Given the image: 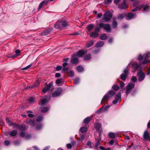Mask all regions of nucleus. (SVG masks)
Segmentation results:
<instances>
[{"label": "nucleus", "instance_id": "obj_14", "mask_svg": "<svg viewBox=\"0 0 150 150\" xmlns=\"http://www.w3.org/2000/svg\"><path fill=\"white\" fill-rule=\"evenodd\" d=\"M119 8L122 9H125L127 7V4L125 0H124L123 2L120 5H119Z\"/></svg>", "mask_w": 150, "mask_h": 150}, {"label": "nucleus", "instance_id": "obj_53", "mask_svg": "<svg viewBox=\"0 0 150 150\" xmlns=\"http://www.w3.org/2000/svg\"><path fill=\"white\" fill-rule=\"evenodd\" d=\"M68 69V68L67 67H65L62 69V71L63 72H67Z\"/></svg>", "mask_w": 150, "mask_h": 150}, {"label": "nucleus", "instance_id": "obj_20", "mask_svg": "<svg viewBox=\"0 0 150 150\" xmlns=\"http://www.w3.org/2000/svg\"><path fill=\"white\" fill-rule=\"evenodd\" d=\"M110 96L107 94L105 95L103 97L102 101V103H104L108 98H110Z\"/></svg>", "mask_w": 150, "mask_h": 150}, {"label": "nucleus", "instance_id": "obj_64", "mask_svg": "<svg viewBox=\"0 0 150 150\" xmlns=\"http://www.w3.org/2000/svg\"><path fill=\"white\" fill-rule=\"evenodd\" d=\"M100 148L102 150H110V148L108 149H105L103 147L100 146Z\"/></svg>", "mask_w": 150, "mask_h": 150}, {"label": "nucleus", "instance_id": "obj_47", "mask_svg": "<svg viewBox=\"0 0 150 150\" xmlns=\"http://www.w3.org/2000/svg\"><path fill=\"white\" fill-rule=\"evenodd\" d=\"M125 15V14H121L118 15V18L120 19H122V18H124Z\"/></svg>", "mask_w": 150, "mask_h": 150}, {"label": "nucleus", "instance_id": "obj_8", "mask_svg": "<svg viewBox=\"0 0 150 150\" xmlns=\"http://www.w3.org/2000/svg\"><path fill=\"white\" fill-rule=\"evenodd\" d=\"M95 128L96 129V131L99 133V136H100L101 135V125L98 123L96 124L95 125Z\"/></svg>", "mask_w": 150, "mask_h": 150}, {"label": "nucleus", "instance_id": "obj_55", "mask_svg": "<svg viewBox=\"0 0 150 150\" xmlns=\"http://www.w3.org/2000/svg\"><path fill=\"white\" fill-rule=\"evenodd\" d=\"M79 79L78 78H76L74 79V83L75 84H78L79 82Z\"/></svg>", "mask_w": 150, "mask_h": 150}, {"label": "nucleus", "instance_id": "obj_9", "mask_svg": "<svg viewBox=\"0 0 150 150\" xmlns=\"http://www.w3.org/2000/svg\"><path fill=\"white\" fill-rule=\"evenodd\" d=\"M149 135V133L147 131H145L143 134L144 139L145 140L150 141V136Z\"/></svg>", "mask_w": 150, "mask_h": 150}, {"label": "nucleus", "instance_id": "obj_23", "mask_svg": "<svg viewBox=\"0 0 150 150\" xmlns=\"http://www.w3.org/2000/svg\"><path fill=\"white\" fill-rule=\"evenodd\" d=\"M47 98H45L44 99H42L41 102L39 103V105L43 106L44 105L46 102H47Z\"/></svg>", "mask_w": 150, "mask_h": 150}, {"label": "nucleus", "instance_id": "obj_63", "mask_svg": "<svg viewBox=\"0 0 150 150\" xmlns=\"http://www.w3.org/2000/svg\"><path fill=\"white\" fill-rule=\"evenodd\" d=\"M67 147L68 149H70L71 148L72 146L70 144H68L67 145Z\"/></svg>", "mask_w": 150, "mask_h": 150}, {"label": "nucleus", "instance_id": "obj_52", "mask_svg": "<svg viewBox=\"0 0 150 150\" xmlns=\"http://www.w3.org/2000/svg\"><path fill=\"white\" fill-rule=\"evenodd\" d=\"M42 119V117L41 116H39L36 119V120L37 121H40Z\"/></svg>", "mask_w": 150, "mask_h": 150}, {"label": "nucleus", "instance_id": "obj_43", "mask_svg": "<svg viewBox=\"0 0 150 150\" xmlns=\"http://www.w3.org/2000/svg\"><path fill=\"white\" fill-rule=\"evenodd\" d=\"M48 110V108L47 107H45L43 108L41 110L42 112H47Z\"/></svg>", "mask_w": 150, "mask_h": 150}, {"label": "nucleus", "instance_id": "obj_48", "mask_svg": "<svg viewBox=\"0 0 150 150\" xmlns=\"http://www.w3.org/2000/svg\"><path fill=\"white\" fill-rule=\"evenodd\" d=\"M141 8V7L140 6H138L137 7H136L135 8H134V9H133L132 10V12H135L136 11L138 10H140Z\"/></svg>", "mask_w": 150, "mask_h": 150}, {"label": "nucleus", "instance_id": "obj_7", "mask_svg": "<svg viewBox=\"0 0 150 150\" xmlns=\"http://www.w3.org/2000/svg\"><path fill=\"white\" fill-rule=\"evenodd\" d=\"M137 75L139 76V81H142L144 79L145 75L141 71H140L138 72Z\"/></svg>", "mask_w": 150, "mask_h": 150}, {"label": "nucleus", "instance_id": "obj_36", "mask_svg": "<svg viewBox=\"0 0 150 150\" xmlns=\"http://www.w3.org/2000/svg\"><path fill=\"white\" fill-rule=\"evenodd\" d=\"M132 66L136 70L138 69L139 67V65L136 63L133 64H132Z\"/></svg>", "mask_w": 150, "mask_h": 150}, {"label": "nucleus", "instance_id": "obj_59", "mask_svg": "<svg viewBox=\"0 0 150 150\" xmlns=\"http://www.w3.org/2000/svg\"><path fill=\"white\" fill-rule=\"evenodd\" d=\"M29 101L31 103H33L34 101V99L33 98H31L29 99Z\"/></svg>", "mask_w": 150, "mask_h": 150}, {"label": "nucleus", "instance_id": "obj_39", "mask_svg": "<svg viewBox=\"0 0 150 150\" xmlns=\"http://www.w3.org/2000/svg\"><path fill=\"white\" fill-rule=\"evenodd\" d=\"M91 54H88L85 56L84 59L85 60H89L91 59Z\"/></svg>", "mask_w": 150, "mask_h": 150}, {"label": "nucleus", "instance_id": "obj_12", "mask_svg": "<svg viewBox=\"0 0 150 150\" xmlns=\"http://www.w3.org/2000/svg\"><path fill=\"white\" fill-rule=\"evenodd\" d=\"M17 133L18 132L17 130H13L11 132H8L6 134V135H9L11 137H14L16 136Z\"/></svg>", "mask_w": 150, "mask_h": 150}, {"label": "nucleus", "instance_id": "obj_35", "mask_svg": "<svg viewBox=\"0 0 150 150\" xmlns=\"http://www.w3.org/2000/svg\"><path fill=\"white\" fill-rule=\"evenodd\" d=\"M107 38V37L106 35L105 34H102L100 36V38L102 40H105Z\"/></svg>", "mask_w": 150, "mask_h": 150}, {"label": "nucleus", "instance_id": "obj_26", "mask_svg": "<svg viewBox=\"0 0 150 150\" xmlns=\"http://www.w3.org/2000/svg\"><path fill=\"white\" fill-rule=\"evenodd\" d=\"M134 17V15L131 13H129L127 14V17L126 18V19L127 20H129L132 19Z\"/></svg>", "mask_w": 150, "mask_h": 150}, {"label": "nucleus", "instance_id": "obj_40", "mask_svg": "<svg viewBox=\"0 0 150 150\" xmlns=\"http://www.w3.org/2000/svg\"><path fill=\"white\" fill-rule=\"evenodd\" d=\"M25 125L23 124L21 125L19 127L18 129L20 130H23L25 129Z\"/></svg>", "mask_w": 150, "mask_h": 150}, {"label": "nucleus", "instance_id": "obj_46", "mask_svg": "<svg viewBox=\"0 0 150 150\" xmlns=\"http://www.w3.org/2000/svg\"><path fill=\"white\" fill-rule=\"evenodd\" d=\"M108 136L111 138H114L115 137V134L113 133H110L108 134Z\"/></svg>", "mask_w": 150, "mask_h": 150}, {"label": "nucleus", "instance_id": "obj_49", "mask_svg": "<svg viewBox=\"0 0 150 150\" xmlns=\"http://www.w3.org/2000/svg\"><path fill=\"white\" fill-rule=\"evenodd\" d=\"M69 76H72L74 75V72L72 71H70L68 72Z\"/></svg>", "mask_w": 150, "mask_h": 150}, {"label": "nucleus", "instance_id": "obj_32", "mask_svg": "<svg viewBox=\"0 0 150 150\" xmlns=\"http://www.w3.org/2000/svg\"><path fill=\"white\" fill-rule=\"evenodd\" d=\"M115 92L112 91H110L107 94L110 96V98L115 95Z\"/></svg>", "mask_w": 150, "mask_h": 150}, {"label": "nucleus", "instance_id": "obj_11", "mask_svg": "<svg viewBox=\"0 0 150 150\" xmlns=\"http://www.w3.org/2000/svg\"><path fill=\"white\" fill-rule=\"evenodd\" d=\"M54 27L56 28L57 29L62 28V21H57L56 23L55 24Z\"/></svg>", "mask_w": 150, "mask_h": 150}, {"label": "nucleus", "instance_id": "obj_44", "mask_svg": "<svg viewBox=\"0 0 150 150\" xmlns=\"http://www.w3.org/2000/svg\"><path fill=\"white\" fill-rule=\"evenodd\" d=\"M112 26L113 28H115L117 27V23L116 21H114L112 22Z\"/></svg>", "mask_w": 150, "mask_h": 150}, {"label": "nucleus", "instance_id": "obj_29", "mask_svg": "<svg viewBox=\"0 0 150 150\" xmlns=\"http://www.w3.org/2000/svg\"><path fill=\"white\" fill-rule=\"evenodd\" d=\"M56 83L58 85H62L63 83L62 79H58L56 81Z\"/></svg>", "mask_w": 150, "mask_h": 150}, {"label": "nucleus", "instance_id": "obj_13", "mask_svg": "<svg viewBox=\"0 0 150 150\" xmlns=\"http://www.w3.org/2000/svg\"><path fill=\"white\" fill-rule=\"evenodd\" d=\"M79 60L78 58L75 57H72L71 60V63L72 64H76L79 63Z\"/></svg>", "mask_w": 150, "mask_h": 150}, {"label": "nucleus", "instance_id": "obj_2", "mask_svg": "<svg viewBox=\"0 0 150 150\" xmlns=\"http://www.w3.org/2000/svg\"><path fill=\"white\" fill-rule=\"evenodd\" d=\"M99 26L101 28H103L107 32L110 33L111 32L110 26L107 24H104L103 23H99L97 24V26Z\"/></svg>", "mask_w": 150, "mask_h": 150}, {"label": "nucleus", "instance_id": "obj_50", "mask_svg": "<svg viewBox=\"0 0 150 150\" xmlns=\"http://www.w3.org/2000/svg\"><path fill=\"white\" fill-rule=\"evenodd\" d=\"M20 135L22 137H25V132H22L20 134Z\"/></svg>", "mask_w": 150, "mask_h": 150}, {"label": "nucleus", "instance_id": "obj_27", "mask_svg": "<svg viewBox=\"0 0 150 150\" xmlns=\"http://www.w3.org/2000/svg\"><path fill=\"white\" fill-rule=\"evenodd\" d=\"M94 25L92 24H90L88 25L87 29L89 31H90L93 29Z\"/></svg>", "mask_w": 150, "mask_h": 150}, {"label": "nucleus", "instance_id": "obj_41", "mask_svg": "<svg viewBox=\"0 0 150 150\" xmlns=\"http://www.w3.org/2000/svg\"><path fill=\"white\" fill-rule=\"evenodd\" d=\"M62 27H65L68 25L67 22L65 21H62Z\"/></svg>", "mask_w": 150, "mask_h": 150}, {"label": "nucleus", "instance_id": "obj_33", "mask_svg": "<svg viewBox=\"0 0 150 150\" xmlns=\"http://www.w3.org/2000/svg\"><path fill=\"white\" fill-rule=\"evenodd\" d=\"M94 42L93 40H91L86 45L87 47H89L92 46L94 44Z\"/></svg>", "mask_w": 150, "mask_h": 150}, {"label": "nucleus", "instance_id": "obj_18", "mask_svg": "<svg viewBox=\"0 0 150 150\" xmlns=\"http://www.w3.org/2000/svg\"><path fill=\"white\" fill-rule=\"evenodd\" d=\"M85 54V52L83 50H80L77 53L76 56L79 57H81L84 55Z\"/></svg>", "mask_w": 150, "mask_h": 150}, {"label": "nucleus", "instance_id": "obj_56", "mask_svg": "<svg viewBox=\"0 0 150 150\" xmlns=\"http://www.w3.org/2000/svg\"><path fill=\"white\" fill-rule=\"evenodd\" d=\"M132 81L133 82H136L137 79L135 76H132Z\"/></svg>", "mask_w": 150, "mask_h": 150}, {"label": "nucleus", "instance_id": "obj_45", "mask_svg": "<svg viewBox=\"0 0 150 150\" xmlns=\"http://www.w3.org/2000/svg\"><path fill=\"white\" fill-rule=\"evenodd\" d=\"M112 0H105L104 4H110L112 2Z\"/></svg>", "mask_w": 150, "mask_h": 150}, {"label": "nucleus", "instance_id": "obj_60", "mask_svg": "<svg viewBox=\"0 0 150 150\" xmlns=\"http://www.w3.org/2000/svg\"><path fill=\"white\" fill-rule=\"evenodd\" d=\"M62 67L61 66H58L56 68V70L58 71L61 70L62 68Z\"/></svg>", "mask_w": 150, "mask_h": 150}, {"label": "nucleus", "instance_id": "obj_24", "mask_svg": "<svg viewBox=\"0 0 150 150\" xmlns=\"http://www.w3.org/2000/svg\"><path fill=\"white\" fill-rule=\"evenodd\" d=\"M52 30H46L43 31L41 33L42 35H45L50 34Z\"/></svg>", "mask_w": 150, "mask_h": 150}, {"label": "nucleus", "instance_id": "obj_38", "mask_svg": "<svg viewBox=\"0 0 150 150\" xmlns=\"http://www.w3.org/2000/svg\"><path fill=\"white\" fill-rule=\"evenodd\" d=\"M9 125L10 126H13L15 128H17L18 129L19 126L16 124L11 122L9 124Z\"/></svg>", "mask_w": 150, "mask_h": 150}, {"label": "nucleus", "instance_id": "obj_61", "mask_svg": "<svg viewBox=\"0 0 150 150\" xmlns=\"http://www.w3.org/2000/svg\"><path fill=\"white\" fill-rule=\"evenodd\" d=\"M42 127V125L41 124L39 125L36 127V129L39 130Z\"/></svg>", "mask_w": 150, "mask_h": 150}, {"label": "nucleus", "instance_id": "obj_28", "mask_svg": "<svg viewBox=\"0 0 150 150\" xmlns=\"http://www.w3.org/2000/svg\"><path fill=\"white\" fill-rule=\"evenodd\" d=\"M104 44L103 42L102 41H99L97 42L96 46L97 47H100L102 46Z\"/></svg>", "mask_w": 150, "mask_h": 150}, {"label": "nucleus", "instance_id": "obj_21", "mask_svg": "<svg viewBox=\"0 0 150 150\" xmlns=\"http://www.w3.org/2000/svg\"><path fill=\"white\" fill-rule=\"evenodd\" d=\"M109 107L108 106L103 107L99 109L96 112H97L99 113L102 110H103L104 111H106L109 108Z\"/></svg>", "mask_w": 150, "mask_h": 150}, {"label": "nucleus", "instance_id": "obj_34", "mask_svg": "<svg viewBox=\"0 0 150 150\" xmlns=\"http://www.w3.org/2000/svg\"><path fill=\"white\" fill-rule=\"evenodd\" d=\"M121 93L120 92L117 95L115 96V99H117V100H120L121 98Z\"/></svg>", "mask_w": 150, "mask_h": 150}, {"label": "nucleus", "instance_id": "obj_58", "mask_svg": "<svg viewBox=\"0 0 150 150\" xmlns=\"http://www.w3.org/2000/svg\"><path fill=\"white\" fill-rule=\"evenodd\" d=\"M10 143V142L9 141L6 140L4 141V144L6 146H8Z\"/></svg>", "mask_w": 150, "mask_h": 150}, {"label": "nucleus", "instance_id": "obj_16", "mask_svg": "<svg viewBox=\"0 0 150 150\" xmlns=\"http://www.w3.org/2000/svg\"><path fill=\"white\" fill-rule=\"evenodd\" d=\"M141 8H143L144 11H148L150 10V6L147 4L140 6Z\"/></svg>", "mask_w": 150, "mask_h": 150}, {"label": "nucleus", "instance_id": "obj_5", "mask_svg": "<svg viewBox=\"0 0 150 150\" xmlns=\"http://www.w3.org/2000/svg\"><path fill=\"white\" fill-rule=\"evenodd\" d=\"M62 89L59 88H57L55 91V92L53 93L52 96L54 97H56L59 96L62 92Z\"/></svg>", "mask_w": 150, "mask_h": 150}, {"label": "nucleus", "instance_id": "obj_10", "mask_svg": "<svg viewBox=\"0 0 150 150\" xmlns=\"http://www.w3.org/2000/svg\"><path fill=\"white\" fill-rule=\"evenodd\" d=\"M49 1V0H45L42 1L39 4L38 8V10H39L42 6L44 5H46Z\"/></svg>", "mask_w": 150, "mask_h": 150}, {"label": "nucleus", "instance_id": "obj_54", "mask_svg": "<svg viewBox=\"0 0 150 150\" xmlns=\"http://www.w3.org/2000/svg\"><path fill=\"white\" fill-rule=\"evenodd\" d=\"M97 26H99L97 25ZM100 28H100V27H98V26L96 27L95 28V32L98 33L100 31Z\"/></svg>", "mask_w": 150, "mask_h": 150}, {"label": "nucleus", "instance_id": "obj_22", "mask_svg": "<svg viewBox=\"0 0 150 150\" xmlns=\"http://www.w3.org/2000/svg\"><path fill=\"white\" fill-rule=\"evenodd\" d=\"M98 33L96 32H93L91 33L90 37L93 38H96L98 36Z\"/></svg>", "mask_w": 150, "mask_h": 150}, {"label": "nucleus", "instance_id": "obj_51", "mask_svg": "<svg viewBox=\"0 0 150 150\" xmlns=\"http://www.w3.org/2000/svg\"><path fill=\"white\" fill-rule=\"evenodd\" d=\"M32 65V64H30L24 68H22L21 69V70H27V69H28V68H29Z\"/></svg>", "mask_w": 150, "mask_h": 150}, {"label": "nucleus", "instance_id": "obj_15", "mask_svg": "<svg viewBox=\"0 0 150 150\" xmlns=\"http://www.w3.org/2000/svg\"><path fill=\"white\" fill-rule=\"evenodd\" d=\"M52 84L49 83L46 87L44 88L42 90V92L44 93H45L47 91H50V88L52 87Z\"/></svg>", "mask_w": 150, "mask_h": 150}, {"label": "nucleus", "instance_id": "obj_1", "mask_svg": "<svg viewBox=\"0 0 150 150\" xmlns=\"http://www.w3.org/2000/svg\"><path fill=\"white\" fill-rule=\"evenodd\" d=\"M150 55L149 52H148L146 54L142 56L141 54H140L138 57V59L140 62V65L142 64H145L147 63L148 62H150V60H147V58Z\"/></svg>", "mask_w": 150, "mask_h": 150}, {"label": "nucleus", "instance_id": "obj_30", "mask_svg": "<svg viewBox=\"0 0 150 150\" xmlns=\"http://www.w3.org/2000/svg\"><path fill=\"white\" fill-rule=\"evenodd\" d=\"M100 137V136H99ZM100 139H98L97 142H96L95 145V147L97 148L99 146H100Z\"/></svg>", "mask_w": 150, "mask_h": 150}, {"label": "nucleus", "instance_id": "obj_57", "mask_svg": "<svg viewBox=\"0 0 150 150\" xmlns=\"http://www.w3.org/2000/svg\"><path fill=\"white\" fill-rule=\"evenodd\" d=\"M125 83L123 82H120V86L121 88H123L125 86Z\"/></svg>", "mask_w": 150, "mask_h": 150}, {"label": "nucleus", "instance_id": "obj_3", "mask_svg": "<svg viewBox=\"0 0 150 150\" xmlns=\"http://www.w3.org/2000/svg\"><path fill=\"white\" fill-rule=\"evenodd\" d=\"M134 83H130L128 84L127 86L126 90L125 92L127 95L130 93L132 90L134 88Z\"/></svg>", "mask_w": 150, "mask_h": 150}, {"label": "nucleus", "instance_id": "obj_4", "mask_svg": "<svg viewBox=\"0 0 150 150\" xmlns=\"http://www.w3.org/2000/svg\"><path fill=\"white\" fill-rule=\"evenodd\" d=\"M112 17V14L110 11L106 12L105 14L103 19L105 22L110 20Z\"/></svg>", "mask_w": 150, "mask_h": 150}, {"label": "nucleus", "instance_id": "obj_19", "mask_svg": "<svg viewBox=\"0 0 150 150\" xmlns=\"http://www.w3.org/2000/svg\"><path fill=\"white\" fill-rule=\"evenodd\" d=\"M39 82L38 81H37L35 82V84L31 85L29 86L28 87V88H36L37 87L39 84Z\"/></svg>", "mask_w": 150, "mask_h": 150}, {"label": "nucleus", "instance_id": "obj_25", "mask_svg": "<svg viewBox=\"0 0 150 150\" xmlns=\"http://www.w3.org/2000/svg\"><path fill=\"white\" fill-rule=\"evenodd\" d=\"M79 130L82 133H84L87 131V128L86 127H81L80 128Z\"/></svg>", "mask_w": 150, "mask_h": 150}, {"label": "nucleus", "instance_id": "obj_6", "mask_svg": "<svg viewBox=\"0 0 150 150\" xmlns=\"http://www.w3.org/2000/svg\"><path fill=\"white\" fill-rule=\"evenodd\" d=\"M128 71L127 69H125L124 70L123 73L120 75V78L122 80H125L128 74Z\"/></svg>", "mask_w": 150, "mask_h": 150}, {"label": "nucleus", "instance_id": "obj_37", "mask_svg": "<svg viewBox=\"0 0 150 150\" xmlns=\"http://www.w3.org/2000/svg\"><path fill=\"white\" fill-rule=\"evenodd\" d=\"M76 69L79 72H82L83 70V68L79 66L76 67Z\"/></svg>", "mask_w": 150, "mask_h": 150}, {"label": "nucleus", "instance_id": "obj_17", "mask_svg": "<svg viewBox=\"0 0 150 150\" xmlns=\"http://www.w3.org/2000/svg\"><path fill=\"white\" fill-rule=\"evenodd\" d=\"M26 122L27 124L30 123V125L32 127L34 126L35 125V120H32L30 119H28L27 120Z\"/></svg>", "mask_w": 150, "mask_h": 150}, {"label": "nucleus", "instance_id": "obj_62", "mask_svg": "<svg viewBox=\"0 0 150 150\" xmlns=\"http://www.w3.org/2000/svg\"><path fill=\"white\" fill-rule=\"evenodd\" d=\"M15 53L18 55L20 54V51L19 50H17L15 51Z\"/></svg>", "mask_w": 150, "mask_h": 150}, {"label": "nucleus", "instance_id": "obj_42", "mask_svg": "<svg viewBox=\"0 0 150 150\" xmlns=\"http://www.w3.org/2000/svg\"><path fill=\"white\" fill-rule=\"evenodd\" d=\"M113 89L115 91H117L119 89V86L117 85H114L112 86Z\"/></svg>", "mask_w": 150, "mask_h": 150}, {"label": "nucleus", "instance_id": "obj_31", "mask_svg": "<svg viewBox=\"0 0 150 150\" xmlns=\"http://www.w3.org/2000/svg\"><path fill=\"white\" fill-rule=\"evenodd\" d=\"M91 119V118L89 117H88L85 118L84 120V123L86 124H88L90 122Z\"/></svg>", "mask_w": 150, "mask_h": 150}]
</instances>
